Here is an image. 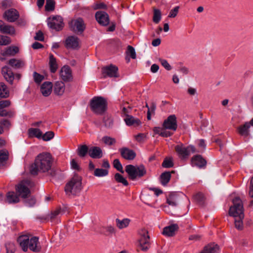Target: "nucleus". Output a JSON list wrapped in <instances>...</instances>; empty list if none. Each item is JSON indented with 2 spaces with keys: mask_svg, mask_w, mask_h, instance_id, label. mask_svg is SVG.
Returning a JSON list of instances; mask_svg holds the SVG:
<instances>
[{
  "mask_svg": "<svg viewBox=\"0 0 253 253\" xmlns=\"http://www.w3.org/2000/svg\"><path fill=\"white\" fill-rule=\"evenodd\" d=\"M192 165L201 168L206 164V161L200 156L196 155L193 157L191 160Z\"/></svg>",
  "mask_w": 253,
  "mask_h": 253,
  "instance_id": "obj_28",
  "label": "nucleus"
},
{
  "mask_svg": "<svg viewBox=\"0 0 253 253\" xmlns=\"http://www.w3.org/2000/svg\"><path fill=\"white\" fill-rule=\"evenodd\" d=\"M219 248L216 244H209L206 246L200 253H218Z\"/></svg>",
  "mask_w": 253,
  "mask_h": 253,
  "instance_id": "obj_30",
  "label": "nucleus"
},
{
  "mask_svg": "<svg viewBox=\"0 0 253 253\" xmlns=\"http://www.w3.org/2000/svg\"><path fill=\"white\" fill-rule=\"evenodd\" d=\"M141 197L144 203L150 207H155V203L157 201L156 196L150 193L149 191H144L142 194Z\"/></svg>",
  "mask_w": 253,
  "mask_h": 253,
  "instance_id": "obj_13",
  "label": "nucleus"
},
{
  "mask_svg": "<svg viewBox=\"0 0 253 253\" xmlns=\"http://www.w3.org/2000/svg\"><path fill=\"white\" fill-rule=\"evenodd\" d=\"M20 201L19 196L13 191L7 193L6 195V202L8 204H16Z\"/></svg>",
  "mask_w": 253,
  "mask_h": 253,
  "instance_id": "obj_23",
  "label": "nucleus"
},
{
  "mask_svg": "<svg viewBox=\"0 0 253 253\" xmlns=\"http://www.w3.org/2000/svg\"><path fill=\"white\" fill-rule=\"evenodd\" d=\"M177 228L178 226L177 225L172 224L165 227L163 233L167 236H172L175 234V232L177 230Z\"/></svg>",
  "mask_w": 253,
  "mask_h": 253,
  "instance_id": "obj_29",
  "label": "nucleus"
},
{
  "mask_svg": "<svg viewBox=\"0 0 253 253\" xmlns=\"http://www.w3.org/2000/svg\"><path fill=\"white\" fill-rule=\"evenodd\" d=\"M10 102L8 100H2L0 101V108L4 109L6 107L9 106Z\"/></svg>",
  "mask_w": 253,
  "mask_h": 253,
  "instance_id": "obj_63",
  "label": "nucleus"
},
{
  "mask_svg": "<svg viewBox=\"0 0 253 253\" xmlns=\"http://www.w3.org/2000/svg\"><path fill=\"white\" fill-rule=\"evenodd\" d=\"M146 137V134L145 133H139L135 136L136 140L138 142L143 141Z\"/></svg>",
  "mask_w": 253,
  "mask_h": 253,
  "instance_id": "obj_56",
  "label": "nucleus"
},
{
  "mask_svg": "<svg viewBox=\"0 0 253 253\" xmlns=\"http://www.w3.org/2000/svg\"><path fill=\"white\" fill-rule=\"evenodd\" d=\"M8 158V152L6 150L0 151V164L3 165Z\"/></svg>",
  "mask_w": 253,
  "mask_h": 253,
  "instance_id": "obj_40",
  "label": "nucleus"
},
{
  "mask_svg": "<svg viewBox=\"0 0 253 253\" xmlns=\"http://www.w3.org/2000/svg\"><path fill=\"white\" fill-rule=\"evenodd\" d=\"M129 222L130 220L128 218H124L122 220H120L118 218L116 219V225L119 229H123L127 227Z\"/></svg>",
  "mask_w": 253,
  "mask_h": 253,
  "instance_id": "obj_36",
  "label": "nucleus"
},
{
  "mask_svg": "<svg viewBox=\"0 0 253 253\" xmlns=\"http://www.w3.org/2000/svg\"><path fill=\"white\" fill-rule=\"evenodd\" d=\"M114 178L115 180L118 183H122L125 186H127L128 185L126 179L119 173H117L115 174Z\"/></svg>",
  "mask_w": 253,
  "mask_h": 253,
  "instance_id": "obj_39",
  "label": "nucleus"
},
{
  "mask_svg": "<svg viewBox=\"0 0 253 253\" xmlns=\"http://www.w3.org/2000/svg\"><path fill=\"white\" fill-rule=\"evenodd\" d=\"M59 76L65 82H70L73 80V76L71 68L67 65L62 67L59 72Z\"/></svg>",
  "mask_w": 253,
  "mask_h": 253,
  "instance_id": "obj_15",
  "label": "nucleus"
},
{
  "mask_svg": "<svg viewBox=\"0 0 253 253\" xmlns=\"http://www.w3.org/2000/svg\"><path fill=\"white\" fill-rule=\"evenodd\" d=\"M19 17V12L14 8L6 10L3 14V18L9 22L15 21Z\"/></svg>",
  "mask_w": 253,
  "mask_h": 253,
  "instance_id": "obj_16",
  "label": "nucleus"
},
{
  "mask_svg": "<svg viewBox=\"0 0 253 253\" xmlns=\"http://www.w3.org/2000/svg\"><path fill=\"white\" fill-rule=\"evenodd\" d=\"M177 196L174 194H170L167 197V203L172 207H176L177 206Z\"/></svg>",
  "mask_w": 253,
  "mask_h": 253,
  "instance_id": "obj_37",
  "label": "nucleus"
},
{
  "mask_svg": "<svg viewBox=\"0 0 253 253\" xmlns=\"http://www.w3.org/2000/svg\"><path fill=\"white\" fill-rule=\"evenodd\" d=\"M9 91L7 86L3 83H0V97L6 98L9 96Z\"/></svg>",
  "mask_w": 253,
  "mask_h": 253,
  "instance_id": "obj_34",
  "label": "nucleus"
},
{
  "mask_svg": "<svg viewBox=\"0 0 253 253\" xmlns=\"http://www.w3.org/2000/svg\"><path fill=\"white\" fill-rule=\"evenodd\" d=\"M54 136V133L53 132L51 131H49L46 132L45 133H42V137L41 139H42L43 141H48L52 139Z\"/></svg>",
  "mask_w": 253,
  "mask_h": 253,
  "instance_id": "obj_43",
  "label": "nucleus"
},
{
  "mask_svg": "<svg viewBox=\"0 0 253 253\" xmlns=\"http://www.w3.org/2000/svg\"><path fill=\"white\" fill-rule=\"evenodd\" d=\"M70 26L72 30L76 33H82L85 29V25L82 18L71 20Z\"/></svg>",
  "mask_w": 253,
  "mask_h": 253,
  "instance_id": "obj_14",
  "label": "nucleus"
},
{
  "mask_svg": "<svg viewBox=\"0 0 253 253\" xmlns=\"http://www.w3.org/2000/svg\"><path fill=\"white\" fill-rule=\"evenodd\" d=\"M118 71V68L117 66L110 65L103 67L102 70V72L104 77L117 78L119 77Z\"/></svg>",
  "mask_w": 253,
  "mask_h": 253,
  "instance_id": "obj_12",
  "label": "nucleus"
},
{
  "mask_svg": "<svg viewBox=\"0 0 253 253\" xmlns=\"http://www.w3.org/2000/svg\"><path fill=\"white\" fill-rule=\"evenodd\" d=\"M29 134L31 137H35L41 139L42 132L39 128H30L28 130Z\"/></svg>",
  "mask_w": 253,
  "mask_h": 253,
  "instance_id": "obj_32",
  "label": "nucleus"
},
{
  "mask_svg": "<svg viewBox=\"0 0 253 253\" xmlns=\"http://www.w3.org/2000/svg\"><path fill=\"white\" fill-rule=\"evenodd\" d=\"M161 12L159 9H154V15L153 20L155 23H158L161 19Z\"/></svg>",
  "mask_w": 253,
  "mask_h": 253,
  "instance_id": "obj_42",
  "label": "nucleus"
},
{
  "mask_svg": "<svg viewBox=\"0 0 253 253\" xmlns=\"http://www.w3.org/2000/svg\"><path fill=\"white\" fill-rule=\"evenodd\" d=\"M0 31L2 33L10 35H13L15 33V29L13 27L5 25L1 21H0Z\"/></svg>",
  "mask_w": 253,
  "mask_h": 253,
  "instance_id": "obj_31",
  "label": "nucleus"
},
{
  "mask_svg": "<svg viewBox=\"0 0 253 253\" xmlns=\"http://www.w3.org/2000/svg\"><path fill=\"white\" fill-rule=\"evenodd\" d=\"M250 123L246 122L243 125H241L238 127V132L241 135L247 137L250 134Z\"/></svg>",
  "mask_w": 253,
  "mask_h": 253,
  "instance_id": "obj_26",
  "label": "nucleus"
},
{
  "mask_svg": "<svg viewBox=\"0 0 253 253\" xmlns=\"http://www.w3.org/2000/svg\"><path fill=\"white\" fill-rule=\"evenodd\" d=\"M10 102L8 100H2L0 101V108L4 109L6 107L9 106Z\"/></svg>",
  "mask_w": 253,
  "mask_h": 253,
  "instance_id": "obj_62",
  "label": "nucleus"
},
{
  "mask_svg": "<svg viewBox=\"0 0 253 253\" xmlns=\"http://www.w3.org/2000/svg\"><path fill=\"white\" fill-rule=\"evenodd\" d=\"M171 175L169 172L163 173L161 175V182L162 185H166L169 181Z\"/></svg>",
  "mask_w": 253,
  "mask_h": 253,
  "instance_id": "obj_38",
  "label": "nucleus"
},
{
  "mask_svg": "<svg viewBox=\"0 0 253 253\" xmlns=\"http://www.w3.org/2000/svg\"><path fill=\"white\" fill-rule=\"evenodd\" d=\"M126 53L127 56H130L132 59L136 58V53L134 48L131 46H128Z\"/></svg>",
  "mask_w": 253,
  "mask_h": 253,
  "instance_id": "obj_47",
  "label": "nucleus"
},
{
  "mask_svg": "<svg viewBox=\"0 0 253 253\" xmlns=\"http://www.w3.org/2000/svg\"><path fill=\"white\" fill-rule=\"evenodd\" d=\"M49 65L52 73H55L58 68V65L55 58L52 54L49 55Z\"/></svg>",
  "mask_w": 253,
  "mask_h": 253,
  "instance_id": "obj_35",
  "label": "nucleus"
},
{
  "mask_svg": "<svg viewBox=\"0 0 253 253\" xmlns=\"http://www.w3.org/2000/svg\"><path fill=\"white\" fill-rule=\"evenodd\" d=\"M30 181L28 180L22 181L16 187V191L19 196L26 199L25 201V204L28 207L34 206L36 202V199L33 196L28 195L30 193L29 190Z\"/></svg>",
  "mask_w": 253,
  "mask_h": 253,
  "instance_id": "obj_4",
  "label": "nucleus"
},
{
  "mask_svg": "<svg viewBox=\"0 0 253 253\" xmlns=\"http://www.w3.org/2000/svg\"><path fill=\"white\" fill-rule=\"evenodd\" d=\"M52 158L48 153H42L36 157L35 163L30 169L31 174L36 175L38 172H48L51 168Z\"/></svg>",
  "mask_w": 253,
  "mask_h": 253,
  "instance_id": "obj_1",
  "label": "nucleus"
},
{
  "mask_svg": "<svg viewBox=\"0 0 253 253\" xmlns=\"http://www.w3.org/2000/svg\"><path fill=\"white\" fill-rule=\"evenodd\" d=\"M139 239L138 246L140 249L143 251H147L150 247V237L148 231L145 229H142L139 231Z\"/></svg>",
  "mask_w": 253,
  "mask_h": 253,
  "instance_id": "obj_9",
  "label": "nucleus"
},
{
  "mask_svg": "<svg viewBox=\"0 0 253 253\" xmlns=\"http://www.w3.org/2000/svg\"><path fill=\"white\" fill-rule=\"evenodd\" d=\"M88 150L87 146L85 145H82L78 148V155L80 157H83L85 156L87 152L88 153Z\"/></svg>",
  "mask_w": 253,
  "mask_h": 253,
  "instance_id": "obj_44",
  "label": "nucleus"
},
{
  "mask_svg": "<svg viewBox=\"0 0 253 253\" xmlns=\"http://www.w3.org/2000/svg\"><path fill=\"white\" fill-rule=\"evenodd\" d=\"M126 171L129 178L134 180L137 177H141L146 174V171L143 165L134 166L131 165L126 167Z\"/></svg>",
  "mask_w": 253,
  "mask_h": 253,
  "instance_id": "obj_7",
  "label": "nucleus"
},
{
  "mask_svg": "<svg viewBox=\"0 0 253 253\" xmlns=\"http://www.w3.org/2000/svg\"><path fill=\"white\" fill-rule=\"evenodd\" d=\"M108 170L102 169H96L94 171V175L97 177H103L107 175Z\"/></svg>",
  "mask_w": 253,
  "mask_h": 253,
  "instance_id": "obj_41",
  "label": "nucleus"
},
{
  "mask_svg": "<svg viewBox=\"0 0 253 253\" xmlns=\"http://www.w3.org/2000/svg\"><path fill=\"white\" fill-rule=\"evenodd\" d=\"M19 52V48L17 46H9L3 50H1L0 53L4 56H13Z\"/></svg>",
  "mask_w": 253,
  "mask_h": 253,
  "instance_id": "obj_24",
  "label": "nucleus"
},
{
  "mask_svg": "<svg viewBox=\"0 0 253 253\" xmlns=\"http://www.w3.org/2000/svg\"><path fill=\"white\" fill-rule=\"evenodd\" d=\"M113 165L114 168H115L118 170L120 171L122 173H124L122 165L118 159H115L114 160Z\"/></svg>",
  "mask_w": 253,
  "mask_h": 253,
  "instance_id": "obj_50",
  "label": "nucleus"
},
{
  "mask_svg": "<svg viewBox=\"0 0 253 253\" xmlns=\"http://www.w3.org/2000/svg\"><path fill=\"white\" fill-rule=\"evenodd\" d=\"M120 151L122 156L126 160H133L136 156V154L134 151L128 148H123L120 149Z\"/></svg>",
  "mask_w": 253,
  "mask_h": 253,
  "instance_id": "obj_19",
  "label": "nucleus"
},
{
  "mask_svg": "<svg viewBox=\"0 0 253 253\" xmlns=\"http://www.w3.org/2000/svg\"><path fill=\"white\" fill-rule=\"evenodd\" d=\"M90 157L94 159H99L102 157V151L99 147H92L88 150Z\"/></svg>",
  "mask_w": 253,
  "mask_h": 253,
  "instance_id": "obj_22",
  "label": "nucleus"
},
{
  "mask_svg": "<svg viewBox=\"0 0 253 253\" xmlns=\"http://www.w3.org/2000/svg\"><path fill=\"white\" fill-rule=\"evenodd\" d=\"M6 253H14L15 252V246L12 243H7L5 244Z\"/></svg>",
  "mask_w": 253,
  "mask_h": 253,
  "instance_id": "obj_49",
  "label": "nucleus"
},
{
  "mask_svg": "<svg viewBox=\"0 0 253 253\" xmlns=\"http://www.w3.org/2000/svg\"><path fill=\"white\" fill-rule=\"evenodd\" d=\"M10 102L8 100H2L0 101V108L4 109L6 107L9 106Z\"/></svg>",
  "mask_w": 253,
  "mask_h": 253,
  "instance_id": "obj_64",
  "label": "nucleus"
},
{
  "mask_svg": "<svg viewBox=\"0 0 253 253\" xmlns=\"http://www.w3.org/2000/svg\"><path fill=\"white\" fill-rule=\"evenodd\" d=\"M9 64L10 66L16 69L22 68L25 65L24 61L16 59H10L9 61Z\"/></svg>",
  "mask_w": 253,
  "mask_h": 253,
  "instance_id": "obj_33",
  "label": "nucleus"
},
{
  "mask_svg": "<svg viewBox=\"0 0 253 253\" xmlns=\"http://www.w3.org/2000/svg\"><path fill=\"white\" fill-rule=\"evenodd\" d=\"M2 74L4 79L9 82L11 83L14 79V75L11 69L7 67H3L1 69Z\"/></svg>",
  "mask_w": 253,
  "mask_h": 253,
  "instance_id": "obj_25",
  "label": "nucleus"
},
{
  "mask_svg": "<svg viewBox=\"0 0 253 253\" xmlns=\"http://www.w3.org/2000/svg\"><path fill=\"white\" fill-rule=\"evenodd\" d=\"M233 205L229 210V214L235 218V225L238 230L243 228V219L244 218V208L242 200L236 197L232 200Z\"/></svg>",
  "mask_w": 253,
  "mask_h": 253,
  "instance_id": "obj_2",
  "label": "nucleus"
},
{
  "mask_svg": "<svg viewBox=\"0 0 253 253\" xmlns=\"http://www.w3.org/2000/svg\"><path fill=\"white\" fill-rule=\"evenodd\" d=\"M124 121L127 126H137L141 124V121L137 118H135L132 116L127 115L124 119Z\"/></svg>",
  "mask_w": 253,
  "mask_h": 253,
  "instance_id": "obj_27",
  "label": "nucleus"
},
{
  "mask_svg": "<svg viewBox=\"0 0 253 253\" xmlns=\"http://www.w3.org/2000/svg\"><path fill=\"white\" fill-rule=\"evenodd\" d=\"M103 121L104 125L106 127H110L113 125L112 119L108 115H105L104 117Z\"/></svg>",
  "mask_w": 253,
  "mask_h": 253,
  "instance_id": "obj_48",
  "label": "nucleus"
},
{
  "mask_svg": "<svg viewBox=\"0 0 253 253\" xmlns=\"http://www.w3.org/2000/svg\"><path fill=\"white\" fill-rule=\"evenodd\" d=\"M65 89L64 83L61 81H56L53 86V90L55 94L61 96L63 94Z\"/></svg>",
  "mask_w": 253,
  "mask_h": 253,
  "instance_id": "obj_21",
  "label": "nucleus"
},
{
  "mask_svg": "<svg viewBox=\"0 0 253 253\" xmlns=\"http://www.w3.org/2000/svg\"><path fill=\"white\" fill-rule=\"evenodd\" d=\"M17 242L25 252H27L28 249L36 253L41 251L42 247L39 241V238L37 237H32L30 238V236L28 235H21L18 238Z\"/></svg>",
  "mask_w": 253,
  "mask_h": 253,
  "instance_id": "obj_3",
  "label": "nucleus"
},
{
  "mask_svg": "<svg viewBox=\"0 0 253 253\" xmlns=\"http://www.w3.org/2000/svg\"><path fill=\"white\" fill-rule=\"evenodd\" d=\"M65 45L67 48L77 49L79 47V40L77 37L70 36L66 40Z\"/></svg>",
  "mask_w": 253,
  "mask_h": 253,
  "instance_id": "obj_18",
  "label": "nucleus"
},
{
  "mask_svg": "<svg viewBox=\"0 0 253 253\" xmlns=\"http://www.w3.org/2000/svg\"><path fill=\"white\" fill-rule=\"evenodd\" d=\"M10 102L8 100H2L0 101V108L4 109L6 107L9 106Z\"/></svg>",
  "mask_w": 253,
  "mask_h": 253,
  "instance_id": "obj_61",
  "label": "nucleus"
},
{
  "mask_svg": "<svg viewBox=\"0 0 253 253\" xmlns=\"http://www.w3.org/2000/svg\"><path fill=\"white\" fill-rule=\"evenodd\" d=\"M165 129L175 131L177 128L176 117L174 115H170L166 119L163 124Z\"/></svg>",
  "mask_w": 253,
  "mask_h": 253,
  "instance_id": "obj_11",
  "label": "nucleus"
},
{
  "mask_svg": "<svg viewBox=\"0 0 253 253\" xmlns=\"http://www.w3.org/2000/svg\"><path fill=\"white\" fill-rule=\"evenodd\" d=\"M166 129H165L164 127L163 128L162 130L161 131V136L163 137H168L172 135V133L170 132L167 130Z\"/></svg>",
  "mask_w": 253,
  "mask_h": 253,
  "instance_id": "obj_59",
  "label": "nucleus"
},
{
  "mask_svg": "<svg viewBox=\"0 0 253 253\" xmlns=\"http://www.w3.org/2000/svg\"><path fill=\"white\" fill-rule=\"evenodd\" d=\"M10 42V39L8 37L0 35V45H7Z\"/></svg>",
  "mask_w": 253,
  "mask_h": 253,
  "instance_id": "obj_51",
  "label": "nucleus"
},
{
  "mask_svg": "<svg viewBox=\"0 0 253 253\" xmlns=\"http://www.w3.org/2000/svg\"><path fill=\"white\" fill-rule=\"evenodd\" d=\"M162 166L163 167L167 168L172 167L173 166V163H172V159L170 158L166 159L164 161V162L162 164Z\"/></svg>",
  "mask_w": 253,
  "mask_h": 253,
  "instance_id": "obj_52",
  "label": "nucleus"
},
{
  "mask_svg": "<svg viewBox=\"0 0 253 253\" xmlns=\"http://www.w3.org/2000/svg\"><path fill=\"white\" fill-rule=\"evenodd\" d=\"M48 26L56 31H60L63 27V21L60 16H53L48 18L47 20Z\"/></svg>",
  "mask_w": 253,
  "mask_h": 253,
  "instance_id": "obj_10",
  "label": "nucleus"
},
{
  "mask_svg": "<svg viewBox=\"0 0 253 253\" xmlns=\"http://www.w3.org/2000/svg\"><path fill=\"white\" fill-rule=\"evenodd\" d=\"M71 166L72 169L79 170H80V167L77 162V161L75 159H72L71 161Z\"/></svg>",
  "mask_w": 253,
  "mask_h": 253,
  "instance_id": "obj_58",
  "label": "nucleus"
},
{
  "mask_svg": "<svg viewBox=\"0 0 253 253\" xmlns=\"http://www.w3.org/2000/svg\"><path fill=\"white\" fill-rule=\"evenodd\" d=\"M90 106L92 111L96 114H102L107 109L106 100L102 97H94L90 101Z\"/></svg>",
  "mask_w": 253,
  "mask_h": 253,
  "instance_id": "obj_6",
  "label": "nucleus"
},
{
  "mask_svg": "<svg viewBox=\"0 0 253 253\" xmlns=\"http://www.w3.org/2000/svg\"><path fill=\"white\" fill-rule=\"evenodd\" d=\"M179 10V6H175L174 8L171 9L169 12V17L170 18H174L175 17L178 12Z\"/></svg>",
  "mask_w": 253,
  "mask_h": 253,
  "instance_id": "obj_55",
  "label": "nucleus"
},
{
  "mask_svg": "<svg viewBox=\"0 0 253 253\" xmlns=\"http://www.w3.org/2000/svg\"><path fill=\"white\" fill-rule=\"evenodd\" d=\"M52 84L50 82L43 83L41 86V91L44 96H49L52 91Z\"/></svg>",
  "mask_w": 253,
  "mask_h": 253,
  "instance_id": "obj_20",
  "label": "nucleus"
},
{
  "mask_svg": "<svg viewBox=\"0 0 253 253\" xmlns=\"http://www.w3.org/2000/svg\"><path fill=\"white\" fill-rule=\"evenodd\" d=\"M160 62L162 65L167 70L169 71L171 69V67L168 63V62L164 59H160L159 60Z\"/></svg>",
  "mask_w": 253,
  "mask_h": 253,
  "instance_id": "obj_53",
  "label": "nucleus"
},
{
  "mask_svg": "<svg viewBox=\"0 0 253 253\" xmlns=\"http://www.w3.org/2000/svg\"><path fill=\"white\" fill-rule=\"evenodd\" d=\"M102 140L106 145H112L116 142L115 138L107 136L102 137Z\"/></svg>",
  "mask_w": 253,
  "mask_h": 253,
  "instance_id": "obj_46",
  "label": "nucleus"
},
{
  "mask_svg": "<svg viewBox=\"0 0 253 253\" xmlns=\"http://www.w3.org/2000/svg\"><path fill=\"white\" fill-rule=\"evenodd\" d=\"M175 150L178 157L181 160L187 159L191 153L196 151L195 148L193 145L185 146L181 143L175 146Z\"/></svg>",
  "mask_w": 253,
  "mask_h": 253,
  "instance_id": "obj_8",
  "label": "nucleus"
},
{
  "mask_svg": "<svg viewBox=\"0 0 253 253\" xmlns=\"http://www.w3.org/2000/svg\"><path fill=\"white\" fill-rule=\"evenodd\" d=\"M95 18L97 22L102 25L106 26L109 23V16L105 12L97 11L95 14Z\"/></svg>",
  "mask_w": 253,
  "mask_h": 253,
  "instance_id": "obj_17",
  "label": "nucleus"
},
{
  "mask_svg": "<svg viewBox=\"0 0 253 253\" xmlns=\"http://www.w3.org/2000/svg\"><path fill=\"white\" fill-rule=\"evenodd\" d=\"M0 124L5 128H8L10 126V122L6 119H2L0 121Z\"/></svg>",
  "mask_w": 253,
  "mask_h": 253,
  "instance_id": "obj_57",
  "label": "nucleus"
},
{
  "mask_svg": "<svg viewBox=\"0 0 253 253\" xmlns=\"http://www.w3.org/2000/svg\"><path fill=\"white\" fill-rule=\"evenodd\" d=\"M55 2L53 0H46L45 5V10L50 11H52L54 9Z\"/></svg>",
  "mask_w": 253,
  "mask_h": 253,
  "instance_id": "obj_45",
  "label": "nucleus"
},
{
  "mask_svg": "<svg viewBox=\"0 0 253 253\" xmlns=\"http://www.w3.org/2000/svg\"><path fill=\"white\" fill-rule=\"evenodd\" d=\"M82 188L81 176L75 175L66 185L65 191L68 195H76L80 193Z\"/></svg>",
  "mask_w": 253,
  "mask_h": 253,
  "instance_id": "obj_5",
  "label": "nucleus"
},
{
  "mask_svg": "<svg viewBox=\"0 0 253 253\" xmlns=\"http://www.w3.org/2000/svg\"><path fill=\"white\" fill-rule=\"evenodd\" d=\"M33 77L35 82L38 84L40 83L43 79V77L42 75L36 72L34 73Z\"/></svg>",
  "mask_w": 253,
  "mask_h": 253,
  "instance_id": "obj_54",
  "label": "nucleus"
},
{
  "mask_svg": "<svg viewBox=\"0 0 253 253\" xmlns=\"http://www.w3.org/2000/svg\"><path fill=\"white\" fill-rule=\"evenodd\" d=\"M35 39L40 41H42L44 40L43 33L41 31H38L36 33Z\"/></svg>",
  "mask_w": 253,
  "mask_h": 253,
  "instance_id": "obj_60",
  "label": "nucleus"
}]
</instances>
